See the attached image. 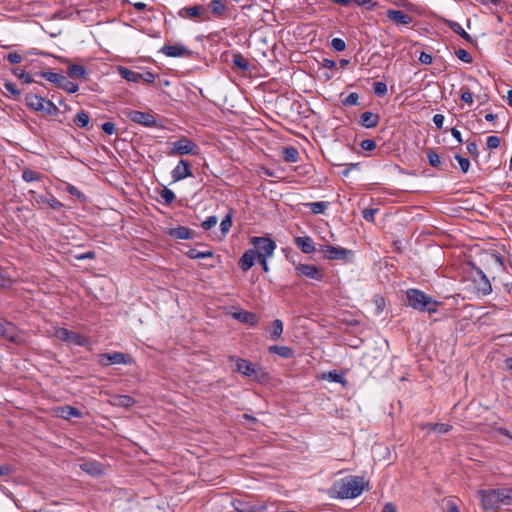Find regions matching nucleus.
Masks as SVG:
<instances>
[{"mask_svg":"<svg viewBox=\"0 0 512 512\" xmlns=\"http://www.w3.org/2000/svg\"><path fill=\"white\" fill-rule=\"evenodd\" d=\"M367 485L363 477L350 475L335 481L328 493L334 499L356 498L361 495Z\"/></svg>","mask_w":512,"mask_h":512,"instance_id":"1","label":"nucleus"},{"mask_svg":"<svg viewBox=\"0 0 512 512\" xmlns=\"http://www.w3.org/2000/svg\"><path fill=\"white\" fill-rule=\"evenodd\" d=\"M478 495L485 511L498 512L500 507L512 505V488L481 490Z\"/></svg>","mask_w":512,"mask_h":512,"instance_id":"2","label":"nucleus"},{"mask_svg":"<svg viewBox=\"0 0 512 512\" xmlns=\"http://www.w3.org/2000/svg\"><path fill=\"white\" fill-rule=\"evenodd\" d=\"M406 296L408 305L415 310L426 311L428 313H435L437 311L438 302L421 290L408 289Z\"/></svg>","mask_w":512,"mask_h":512,"instance_id":"3","label":"nucleus"},{"mask_svg":"<svg viewBox=\"0 0 512 512\" xmlns=\"http://www.w3.org/2000/svg\"><path fill=\"white\" fill-rule=\"evenodd\" d=\"M250 244L253 245L254 252L257 253L258 262H264V260L271 258L276 249V243L267 237H252Z\"/></svg>","mask_w":512,"mask_h":512,"instance_id":"4","label":"nucleus"},{"mask_svg":"<svg viewBox=\"0 0 512 512\" xmlns=\"http://www.w3.org/2000/svg\"><path fill=\"white\" fill-rule=\"evenodd\" d=\"M38 75L50 83L55 84L58 88L64 90L67 93H76L79 89L78 84L70 81L64 74L56 73L51 71H41Z\"/></svg>","mask_w":512,"mask_h":512,"instance_id":"5","label":"nucleus"},{"mask_svg":"<svg viewBox=\"0 0 512 512\" xmlns=\"http://www.w3.org/2000/svg\"><path fill=\"white\" fill-rule=\"evenodd\" d=\"M235 361L237 371L242 375L257 381L266 379V373L261 368L253 365L250 361L241 358H237Z\"/></svg>","mask_w":512,"mask_h":512,"instance_id":"6","label":"nucleus"},{"mask_svg":"<svg viewBox=\"0 0 512 512\" xmlns=\"http://www.w3.org/2000/svg\"><path fill=\"white\" fill-rule=\"evenodd\" d=\"M473 269V283L477 292L483 296H487L492 293V286L489 278L483 272V270L477 267L475 264H472Z\"/></svg>","mask_w":512,"mask_h":512,"instance_id":"7","label":"nucleus"},{"mask_svg":"<svg viewBox=\"0 0 512 512\" xmlns=\"http://www.w3.org/2000/svg\"><path fill=\"white\" fill-rule=\"evenodd\" d=\"M178 16L183 19L198 20L202 22L210 20L208 9L203 5L183 7L178 11Z\"/></svg>","mask_w":512,"mask_h":512,"instance_id":"8","label":"nucleus"},{"mask_svg":"<svg viewBox=\"0 0 512 512\" xmlns=\"http://www.w3.org/2000/svg\"><path fill=\"white\" fill-rule=\"evenodd\" d=\"M319 251L328 260L347 261L353 256V251L340 246L323 245Z\"/></svg>","mask_w":512,"mask_h":512,"instance_id":"9","label":"nucleus"},{"mask_svg":"<svg viewBox=\"0 0 512 512\" xmlns=\"http://www.w3.org/2000/svg\"><path fill=\"white\" fill-rule=\"evenodd\" d=\"M171 145L172 148L167 152L169 156L196 154L197 145L187 137H181Z\"/></svg>","mask_w":512,"mask_h":512,"instance_id":"10","label":"nucleus"},{"mask_svg":"<svg viewBox=\"0 0 512 512\" xmlns=\"http://www.w3.org/2000/svg\"><path fill=\"white\" fill-rule=\"evenodd\" d=\"M291 263L294 265L297 276L316 281H321L323 279V273L318 266L314 264L297 263L296 261H291Z\"/></svg>","mask_w":512,"mask_h":512,"instance_id":"11","label":"nucleus"},{"mask_svg":"<svg viewBox=\"0 0 512 512\" xmlns=\"http://www.w3.org/2000/svg\"><path fill=\"white\" fill-rule=\"evenodd\" d=\"M123 114L132 122L141 124L145 127H154L157 124L156 118L151 113L125 109Z\"/></svg>","mask_w":512,"mask_h":512,"instance_id":"12","label":"nucleus"},{"mask_svg":"<svg viewBox=\"0 0 512 512\" xmlns=\"http://www.w3.org/2000/svg\"><path fill=\"white\" fill-rule=\"evenodd\" d=\"M98 363L101 366L130 364L131 358L122 352L102 353L98 355Z\"/></svg>","mask_w":512,"mask_h":512,"instance_id":"13","label":"nucleus"},{"mask_svg":"<svg viewBox=\"0 0 512 512\" xmlns=\"http://www.w3.org/2000/svg\"><path fill=\"white\" fill-rule=\"evenodd\" d=\"M55 336L64 342L72 343L77 346H84L86 344L85 338L80 334L70 331L66 328H57L55 330Z\"/></svg>","mask_w":512,"mask_h":512,"instance_id":"14","label":"nucleus"},{"mask_svg":"<svg viewBox=\"0 0 512 512\" xmlns=\"http://www.w3.org/2000/svg\"><path fill=\"white\" fill-rule=\"evenodd\" d=\"M0 337L10 342H16L19 338L18 329L12 322L0 321Z\"/></svg>","mask_w":512,"mask_h":512,"instance_id":"15","label":"nucleus"},{"mask_svg":"<svg viewBox=\"0 0 512 512\" xmlns=\"http://www.w3.org/2000/svg\"><path fill=\"white\" fill-rule=\"evenodd\" d=\"M191 175L190 164L184 159H180L176 167L171 172V177L174 182L181 181Z\"/></svg>","mask_w":512,"mask_h":512,"instance_id":"16","label":"nucleus"},{"mask_svg":"<svg viewBox=\"0 0 512 512\" xmlns=\"http://www.w3.org/2000/svg\"><path fill=\"white\" fill-rule=\"evenodd\" d=\"M161 52L168 57L190 56L191 51L182 44L164 45Z\"/></svg>","mask_w":512,"mask_h":512,"instance_id":"17","label":"nucleus"},{"mask_svg":"<svg viewBox=\"0 0 512 512\" xmlns=\"http://www.w3.org/2000/svg\"><path fill=\"white\" fill-rule=\"evenodd\" d=\"M256 255L257 253L254 252V249L246 250L238 262L240 269L244 272H247L249 269H251L255 264V261L258 260Z\"/></svg>","mask_w":512,"mask_h":512,"instance_id":"18","label":"nucleus"},{"mask_svg":"<svg viewBox=\"0 0 512 512\" xmlns=\"http://www.w3.org/2000/svg\"><path fill=\"white\" fill-rule=\"evenodd\" d=\"M82 471L93 477H99L104 474V467L98 461H86L80 464Z\"/></svg>","mask_w":512,"mask_h":512,"instance_id":"19","label":"nucleus"},{"mask_svg":"<svg viewBox=\"0 0 512 512\" xmlns=\"http://www.w3.org/2000/svg\"><path fill=\"white\" fill-rule=\"evenodd\" d=\"M386 15L389 20L395 22L396 24L409 25L413 22V18L401 10L391 9L387 11Z\"/></svg>","mask_w":512,"mask_h":512,"instance_id":"20","label":"nucleus"},{"mask_svg":"<svg viewBox=\"0 0 512 512\" xmlns=\"http://www.w3.org/2000/svg\"><path fill=\"white\" fill-rule=\"evenodd\" d=\"M295 245L305 254H312L316 251L314 241L309 236L296 237Z\"/></svg>","mask_w":512,"mask_h":512,"instance_id":"21","label":"nucleus"},{"mask_svg":"<svg viewBox=\"0 0 512 512\" xmlns=\"http://www.w3.org/2000/svg\"><path fill=\"white\" fill-rule=\"evenodd\" d=\"M44 100H45L44 97L39 96L37 94H33V93H28L25 96L26 105L28 106L29 109H31L33 111L40 112V110L43 109Z\"/></svg>","mask_w":512,"mask_h":512,"instance_id":"22","label":"nucleus"},{"mask_svg":"<svg viewBox=\"0 0 512 512\" xmlns=\"http://www.w3.org/2000/svg\"><path fill=\"white\" fill-rule=\"evenodd\" d=\"M379 121V115L370 111H366L360 116V123L365 128H374L378 125Z\"/></svg>","mask_w":512,"mask_h":512,"instance_id":"23","label":"nucleus"},{"mask_svg":"<svg viewBox=\"0 0 512 512\" xmlns=\"http://www.w3.org/2000/svg\"><path fill=\"white\" fill-rule=\"evenodd\" d=\"M233 318L241 323L255 325L257 323V317L254 313L248 311H237L232 314Z\"/></svg>","mask_w":512,"mask_h":512,"instance_id":"24","label":"nucleus"},{"mask_svg":"<svg viewBox=\"0 0 512 512\" xmlns=\"http://www.w3.org/2000/svg\"><path fill=\"white\" fill-rule=\"evenodd\" d=\"M168 234L175 239H192L193 231L188 227L179 226L169 230Z\"/></svg>","mask_w":512,"mask_h":512,"instance_id":"25","label":"nucleus"},{"mask_svg":"<svg viewBox=\"0 0 512 512\" xmlns=\"http://www.w3.org/2000/svg\"><path fill=\"white\" fill-rule=\"evenodd\" d=\"M67 73L71 78L85 79L87 71L83 65L69 64L67 67Z\"/></svg>","mask_w":512,"mask_h":512,"instance_id":"26","label":"nucleus"},{"mask_svg":"<svg viewBox=\"0 0 512 512\" xmlns=\"http://www.w3.org/2000/svg\"><path fill=\"white\" fill-rule=\"evenodd\" d=\"M118 73L123 79H125L129 82H134V83L140 82V72L130 70L123 66H119Z\"/></svg>","mask_w":512,"mask_h":512,"instance_id":"27","label":"nucleus"},{"mask_svg":"<svg viewBox=\"0 0 512 512\" xmlns=\"http://www.w3.org/2000/svg\"><path fill=\"white\" fill-rule=\"evenodd\" d=\"M211 13L217 17L222 18L226 11V4L223 0H211L209 3Z\"/></svg>","mask_w":512,"mask_h":512,"instance_id":"28","label":"nucleus"},{"mask_svg":"<svg viewBox=\"0 0 512 512\" xmlns=\"http://www.w3.org/2000/svg\"><path fill=\"white\" fill-rule=\"evenodd\" d=\"M447 26L456 34H458L460 37L465 39L468 42H472V37L462 28V26L455 21L452 20H446L445 22Z\"/></svg>","mask_w":512,"mask_h":512,"instance_id":"29","label":"nucleus"},{"mask_svg":"<svg viewBox=\"0 0 512 512\" xmlns=\"http://www.w3.org/2000/svg\"><path fill=\"white\" fill-rule=\"evenodd\" d=\"M282 157L288 163H296L299 159V152L295 147H285L282 150Z\"/></svg>","mask_w":512,"mask_h":512,"instance_id":"30","label":"nucleus"},{"mask_svg":"<svg viewBox=\"0 0 512 512\" xmlns=\"http://www.w3.org/2000/svg\"><path fill=\"white\" fill-rule=\"evenodd\" d=\"M270 338L274 341L278 340L283 333V322L280 319L273 321L271 328L269 329Z\"/></svg>","mask_w":512,"mask_h":512,"instance_id":"31","label":"nucleus"},{"mask_svg":"<svg viewBox=\"0 0 512 512\" xmlns=\"http://www.w3.org/2000/svg\"><path fill=\"white\" fill-rule=\"evenodd\" d=\"M268 351L273 354H277L283 358H290L293 356V350L288 346H270Z\"/></svg>","mask_w":512,"mask_h":512,"instance_id":"32","label":"nucleus"},{"mask_svg":"<svg viewBox=\"0 0 512 512\" xmlns=\"http://www.w3.org/2000/svg\"><path fill=\"white\" fill-rule=\"evenodd\" d=\"M232 62L242 71H247L250 68L249 61L239 52L233 54Z\"/></svg>","mask_w":512,"mask_h":512,"instance_id":"33","label":"nucleus"},{"mask_svg":"<svg viewBox=\"0 0 512 512\" xmlns=\"http://www.w3.org/2000/svg\"><path fill=\"white\" fill-rule=\"evenodd\" d=\"M186 255L190 259H204V258H211L213 257L214 253L212 250H206V251H199L195 248H191L188 250Z\"/></svg>","mask_w":512,"mask_h":512,"instance_id":"34","label":"nucleus"},{"mask_svg":"<svg viewBox=\"0 0 512 512\" xmlns=\"http://www.w3.org/2000/svg\"><path fill=\"white\" fill-rule=\"evenodd\" d=\"M304 205L309 208L313 214H323L328 207V203L323 201L309 202Z\"/></svg>","mask_w":512,"mask_h":512,"instance_id":"35","label":"nucleus"},{"mask_svg":"<svg viewBox=\"0 0 512 512\" xmlns=\"http://www.w3.org/2000/svg\"><path fill=\"white\" fill-rule=\"evenodd\" d=\"M11 72L14 76H16L18 79L22 80L25 84H30L34 82L33 78L29 73H27L24 69L19 67H14L11 69Z\"/></svg>","mask_w":512,"mask_h":512,"instance_id":"36","label":"nucleus"},{"mask_svg":"<svg viewBox=\"0 0 512 512\" xmlns=\"http://www.w3.org/2000/svg\"><path fill=\"white\" fill-rule=\"evenodd\" d=\"M60 416L64 419H70L72 417H81V412L72 406H64L60 409Z\"/></svg>","mask_w":512,"mask_h":512,"instance_id":"37","label":"nucleus"},{"mask_svg":"<svg viewBox=\"0 0 512 512\" xmlns=\"http://www.w3.org/2000/svg\"><path fill=\"white\" fill-rule=\"evenodd\" d=\"M89 120L90 118L88 113H86L83 110L78 112L73 118V122L75 123V125L80 128H86L89 124Z\"/></svg>","mask_w":512,"mask_h":512,"instance_id":"38","label":"nucleus"},{"mask_svg":"<svg viewBox=\"0 0 512 512\" xmlns=\"http://www.w3.org/2000/svg\"><path fill=\"white\" fill-rule=\"evenodd\" d=\"M43 104V109L40 112L49 116H55L59 113V108L51 100L45 99Z\"/></svg>","mask_w":512,"mask_h":512,"instance_id":"39","label":"nucleus"},{"mask_svg":"<svg viewBox=\"0 0 512 512\" xmlns=\"http://www.w3.org/2000/svg\"><path fill=\"white\" fill-rule=\"evenodd\" d=\"M429 430H433L438 432L439 434H446L451 430V425L445 423H435V424H427L426 426Z\"/></svg>","mask_w":512,"mask_h":512,"instance_id":"40","label":"nucleus"},{"mask_svg":"<svg viewBox=\"0 0 512 512\" xmlns=\"http://www.w3.org/2000/svg\"><path fill=\"white\" fill-rule=\"evenodd\" d=\"M42 176L31 169H25L22 172V179L26 182H33L41 180Z\"/></svg>","mask_w":512,"mask_h":512,"instance_id":"41","label":"nucleus"},{"mask_svg":"<svg viewBox=\"0 0 512 512\" xmlns=\"http://www.w3.org/2000/svg\"><path fill=\"white\" fill-rule=\"evenodd\" d=\"M5 89L10 93L14 100H19L21 97V91L16 88L15 84L10 81L4 82Z\"/></svg>","mask_w":512,"mask_h":512,"instance_id":"42","label":"nucleus"},{"mask_svg":"<svg viewBox=\"0 0 512 512\" xmlns=\"http://www.w3.org/2000/svg\"><path fill=\"white\" fill-rule=\"evenodd\" d=\"M29 194L31 195V202L33 205H37L39 208H41L42 205L46 204L48 195H38L34 191H29Z\"/></svg>","mask_w":512,"mask_h":512,"instance_id":"43","label":"nucleus"},{"mask_svg":"<svg viewBox=\"0 0 512 512\" xmlns=\"http://www.w3.org/2000/svg\"><path fill=\"white\" fill-rule=\"evenodd\" d=\"M426 155L428 162L432 167H438L440 165V156L433 149H428Z\"/></svg>","mask_w":512,"mask_h":512,"instance_id":"44","label":"nucleus"},{"mask_svg":"<svg viewBox=\"0 0 512 512\" xmlns=\"http://www.w3.org/2000/svg\"><path fill=\"white\" fill-rule=\"evenodd\" d=\"M160 196L163 199L165 205H170L175 200V194L171 189L164 188L160 192Z\"/></svg>","mask_w":512,"mask_h":512,"instance_id":"45","label":"nucleus"},{"mask_svg":"<svg viewBox=\"0 0 512 512\" xmlns=\"http://www.w3.org/2000/svg\"><path fill=\"white\" fill-rule=\"evenodd\" d=\"M455 160L458 162L460 169L463 173H467L470 168V161L467 158H464L458 154L455 155Z\"/></svg>","mask_w":512,"mask_h":512,"instance_id":"46","label":"nucleus"},{"mask_svg":"<svg viewBox=\"0 0 512 512\" xmlns=\"http://www.w3.org/2000/svg\"><path fill=\"white\" fill-rule=\"evenodd\" d=\"M373 91L378 96H384L387 93V85L384 82L377 81L373 84Z\"/></svg>","mask_w":512,"mask_h":512,"instance_id":"47","label":"nucleus"},{"mask_svg":"<svg viewBox=\"0 0 512 512\" xmlns=\"http://www.w3.org/2000/svg\"><path fill=\"white\" fill-rule=\"evenodd\" d=\"M379 209L376 208H367L362 211L363 218L370 223H373L375 220V214L378 213Z\"/></svg>","mask_w":512,"mask_h":512,"instance_id":"48","label":"nucleus"},{"mask_svg":"<svg viewBox=\"0 0 512 512\" xmlns=\"http://www.w3.org/2000/svg\"><path fill=\"white\" fill-rule=\"evenodd\" d=\"M359 95L356 92H351L343 101V105L351 106L358 105Z\"/></svg>","mask_w":512,"mask_h":512,"instance_id":"49","label":"nucleus"},{"mask_svg":"<svg viewBox=\"0 0 512 512\" xmlns=\"http://www.w3.org/2000/svg\"><path fill=\"white\" fill-rule=\"evenodd\" d=\"M331 47L335 51L341 52V51H343L346 48V43L341 38H333L332 41H331Z\"/></svg>","mask_w":512,"mask_h":512,"instance_id":"50","label":"nucleus"},{"mask_svg":"<svg viewBox=\"0 0 512 512\" xmlns=\"http://www.w3.org/2000/svg\"><path fill=\"white\" fill-rule=\"evenodd\" d=\"M457 58L465 63L472 62V56L465 49H458L455 52Z\"/></svg>","mask_w":512,"mask_h":512,"instance_id":"51","label":"nucleus"},{"mask_svg":"<svg viewBox=\"0 0 512 512\" xmlns=\"http://www.w3.org/2000/svg\"><path fill=\"white\" fill-rule=\"evenodd\" d=\"M46 204L49 205L54 210H59L63 207V204L58 199H56L52 194H48Z\"/></svg>","mask_w":512,"mask_h":512,"instance_id":"52","label":"nucleus"},{"mask_svg":"<svg viewBox=\"0 0 512 512\" xmlns=\"http://www.w3.org/2000/svg\"><path fill=\"white\" fill-rule=\"evenodd\" d=\"M218 222V219L216 216H209L207 217L201 224L202 228L204 230H209L212 227H214Z\"/></svg>","mask_w":512,"mask_h":512,"instance_id":"53","label":"nucleus"},{"mask_svg":"<svg viewBox=\"0 0 512 512\" xmlns=\"http://www.w3.org/2000/svg\"><path fill=\"white\" fill-rule=\"evenodd\" d=\"M500 145V138L498 136H489L486 140L488 149H496Z\"/></svg>","mask_w":512,"mask_h":512,"instance_id":"54","label":"nucleus"},{"mask_svg":"<svg viewBox=\"0 0 512 512\" xmlns=\"http://www.w3.org/2000/svg\"><path fill=\"white\" fill-rule=\"evenodd\" d=\"M232 226V220L230 215H226L225 218L220 223L221 231L225 234L227 233Z\"/></svg>","mask_w":512,"mask_h":512,"instance_id":"55","label":"nucleus"},{"mask_svg":"<svg viewBox=\"0 0 512 512\" xmlns=\"http://www.w3.org/2000/svg\"><path fill=\"white\" fill-rule=\"evenodd\" d=\"M7 60L11 63V64H19L22 62L23 60V57L21 54L17 53V52H11L9 53L7 56H6Z\"/></svg>","mask_w":512,"mask_h":512,"instance_id":"56","label":"nucleus"},{"mask_svg":"<svg viewBox=\"0 0 512 512\" xmlns=\"http://www.w3.org/2000/svg\"><path fill=\"white\" fill-rule=\"evenodd\" d=\"M360 146L363 150L372 151L376 147V143L372 139H364L361 141Z\"/></svg>","mask_w":512,"mask_h":512,"instance_id":"57","label":"nucleus"},{"mask_svg":"<svg viewBox=\"0 0 512 512\" xmlns=\"http://www.w3.org/2000/svg\"><path fill=\"white\" fill-rule=\"evenodd\" d=\"M140 81L147 84L153 83L155 81V75L150 71H145L140 73Z\"/></svg>","mask_w":512,"mask_h":512,"instance_id":"58","label":"nucleus"},{"mask_svg":"<svg viewBox=\"0 0 512 512\" xmlns=\"http://www.w3.org/2000/svg\"><path fill=\"white\" fill-rule=\"evenodd\" d=\"M117 401H118L117 402L118 405L125 406V407L131 406L134 403V399L127 395L119 396Z\"/></svg>","mask_w":512,"mask_h":512,"instance_id":"59","label":"nucleus"},{"mask_svg":"<svg viewBox=\"0 0 512 512\" xmlns=\"http://www.w3.org/2000/svg\"><path fill=\"white\" fill-rule=\"evenodd\" d=\"M66 191L72 195V196H75L79 199H83L84 198V195L82 192L79 191V189L77 187H75L74 185L72 184H68L67 187H66Z\"/></svg>","mask_w":512,"mask_h":512,"instance_id":"60","label":"nucleus"},{"mask_svg":"<svg viewBox=\"0 0 512 512\" xmlns=\"http://www.w3.org/2000/svg\"><path fill=\"white\" fill-rule=\"evenodd\" d=\"M328 379L331 381V382H335V383H342L343 382V377L341 374H339L337 371L333 370V371H330L328 373Z\"/></svg>","mask_w":512,"mask_h":512,"instance_id":"61","label":"nucleus"},{"mask_svg":"<svg viewBox=\"0 0 512 512\" xmlns=\"http://www.w3.org/2000/svg\"><path fill=\"white\" fill-rule=\"evenodd\" d=\"M101 129L108 135L115 133V124L112 122H105L102 124Z\"/></svg>","mask_w":512,"mask_h":512,"instance_id":"62","label":"nucleus"},{"mask_svg":"<svg viewBox=\"0 0 512 512\" xmlns=\"http://www.w3.org/2000/svg\"><path fill=\"white\" fill-rule=\"evenodd\" d=\"M419 61L422 63V64H426V65H429L432 63L433 61V57L431 54H428L426 52H421L420 53V56H419Z\"/></svg>","mask_w":512,"mask_h":512,"instance_id":"63","label":"nucleus"},{"mask_svg":"<svg viewBox=\"0 0 512 512\" xmlns=\"http://www.w3.org/2000/svg\"><path fill=\"white\" fill-rule=\"evenodd\" d=\"M492 258L494 259L495 263L497 264V266H498L501 270H503V271H505V270H506V267H505V265H504V259H503V257H502L499 253H494V254L492 255Z\"/></svg>","mask_w":512,"mask_h":512,"instance_id":"64","label":"nucleus"}]
</instances>
